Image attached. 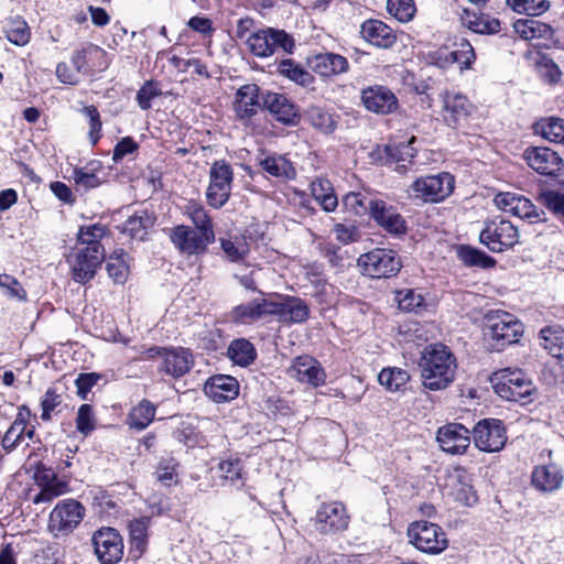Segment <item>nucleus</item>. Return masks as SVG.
<instances>
[{"instance_id":"nucleus-1","label":"nucleus","mask_w":564,"mask_h":564,"mask_svg":"<svg viewBox=\"0 0 564 564\" xmlns=\"http://www.w3.org/2000/svg\"><path fill=\"white\" fill-rule=\"evenodd\" d=\"M419 367L423 387L431 391H438L446 389L454 381L457 364L448 347L443 344H433L422 351Z\"/></svg>"},{"instance_id":"nucleus-2","label":"nucleus","mask_w":564,"mask_h":564,"mask_svg":"<svg viewBox=\"0 0 564 564\" xmlns=\"http://www.w3.org/2000/svg\"><path fill=\"white\" fill-rule=\"evenodd\" d=\"M486 335L489 337V345L494 350H502L505 347L519 341L523 334L522 323L508 312H491L486 316Z\"/></svg>"},{"instance_id":"nucleus-3","label":"nucleus","mask_w":564,"mask_h":564,"mask_svg":"<svg viewBox=\"0 0 564 564\" xmlns=\"http://www.w3.org/2000/svg\"><path fill=\"white\" fill-rule=\"evenodd\" d=\"M494 380L496 393L508 401L527 403L534 390L531 379L521 369H501Z\"/></svg>"},{"instance_id":"nucleus-4","label":"nucleus","mask_w":564,"mask_h":564,"mask_svg":"<svg viewBox=\"0 0 564 564\" xmlns=\"http://www.w3.org/2000/svg\"><path fill=\"white\" fill-rule=\"evenodd\" d=\"M358 265L364 274L372 279H389L399 273L402 262L395 251L386 248H375L359 257Z\"/></svg>"},{"instance_id":"nucleus-5","label":"nucleus","mask_w":564,"mask_h":564,"mask_svg":"<svg viewBox=\"0 0 564 564\" xmlns=\"http://www.w3.org/2000/svg\"><path fill=\"white\" fill-rule=\"evenodd\" d=\"M454 184L453 175L442 172L417 178L412 183L410 189L414 198L425 203H438L452 194Z\"/></svg>"},{"instance_id":"nucleus-6","label":"nucleus","mask_w":564,"mask_h":564,"mask_svg":"<svg viewBox=\"0 0 564 564\" xmlns=\"http://www.w3.org/2000/svg\"><path fill=\"white\" fill-rule=\"evenodd\" d=\"M249 51L257 57H269L278 48L291 53L293 39L283 30L265 29L250 34L247 39Z\"/></svg>"},{"instance_id":"nucleus-7","label":"nucleus","mask_w":564,"mask_h":564,"mask_svg":"<svg viewBox=\"0 0 564 564\" xmlns=\"http://www.w3.org/2000/svg\"><path fill=\"white\" fill-rule=\"evenodd\" d=\"M234 181L232 167L224 160L216 161L209 170L206 197L214 208L223 207L229 199Z\"/></svg>"},{"instance_id":"nucleus-8","label":"nucleus","mask_w":564,"mask_h":564,"mask_svg":"<svg viewBox=\"0 0 564 564\" xmlns=\"http://www.w3.org/2000/svg\"><path fill=\"white\" fill-rule=\"evenodd\" d=\"M169 237L175 248L187 256L205 253L207 247L215 241V234L200 231L185 225L171 228Z\"/></svg>"},{"instance_id":"nucleus-9","label":"nucleus","mask_w":564,"mask_h":564,"mask_svg":"<svg viewBox=\"0 0 564 564\" xmlns=\"http://www.w3.org/2000/svg\"><path fill=\"white\" fill-rule=\"evenodd\" d=\"M479 240L490 251L502 252L519 242L518 228L509 220H489L485 224Z\"/></svg>"},{"instance_id":"nucleus-10","label":"nucleus","mask_w":564,"mask_h":564,"mask_svg":"<svg viewBox=\"0 0 564 564\" xmlns=\"http://www.w3.org/2000/svg\"><path fill=\"white\" fill-rule=\"evenodd\" d=\"M410 542L425 553H440L447 546V539L442 528L427 521H416L408 529Z\"/></svg>"},{"instance_id":"nucleus-11","label":"nucleus","mask_w":564,"mask_h":564,"mask_svg":"<svg viewBox=\"0 0 564 564\" xmlns=\"http://www.w3.org/2000/svg\"><path fill=\"white\" fill-rule=\"evenodd\" d=\"M85 508L75 499H64L52 510L48 530L54 534H68L82 522Z\"/></svg>"},{"instance_id":"nucleus-12","label":"nucleus","mask_w":564,"mask_h":564,"mask_svg":"<svg viewBox=\"0 0 564 564\" xmlns=\"http://www.w3.org/2000/svg\"><path fill=\"white\" fill-rule=\"evenodd\" d=\"M105 260V249L98 247H77L75 251L68 256L67 261L70 264L73 279L82 284L90 281Z\"/></svg>"},{"instance_id":"nucleus-13","label":"nucleus","mask_w":564,"mask_h":564,"mask_svg":"<svg viewBox=\"0 0 564 564\" xmlns=\"http://www.w3.org/2000/svg\"><path fill=\"white\" fill-rule=\"evenodd\" d=\"M494 203L498 209L531 224L544 220V212L539 210L529 198L522 195L510 192L499 193L495 196Z\"/></svg>"},{"instance_id":"nucleus-14","label":"nucleus","mask_w":564,"mask_h":564,"mask_svg":"<svg viewBox=\"0 0 564 564\" xmlns=\"http://www.w3.org/2000/svg\"><path fill=\"white\" fill-rule=\"evenodd\" d=\"M95 553L101 564H117L123 555V540L113 528H101L93 535Z\"/></svg>"},{"instance_id":"nucleus-15","label":"nucleus","mask_w":564,"mask_h":564,"mask_svg":"<svg viewBox=\"0 0 564 564\" xmlns=\"http://www.w3.org/2000/svg\"><path fill=\"white\" fill-rule=\"evenodd\" d=\"M474 443L482 452H499L503 448L507 436L500 420L485 419L474 427Z\"/></svg>"},{"instance_id":"nucleus-16","label":"nucleus","mask_w":564,"mask_h":564,"mask_svg":"<svg viewBox=\"0 0 564 564\" xmlns=\"http://www.w3.org/2000/svg\"><path fill=\"white\" fill-rule=\"evenodd\" d=\"M349 524V516L341 502L323 503L314 518V527L322 534H335L345 531Z\"/></svg>"},{"instance_id":"nucleus-17","label":"nucleus","mask_w":564,"mask_h":564,"mask_svg":"<svg viewBox=\"0 0 564 564\" xmlns=\"http://www.w3.org/2000/svg\"><path fill=\"white\" fill-rule=\"evenodd\" d=\"M443 100V118L447 126L458 128L464 126L471 113L475 106L466 96L458 91L447 90L442 94Z\"/></svg>"},{"instance_id":"nucleus-18","label":"nucleus","mask_w":564,"mask_h":564,"mask_svg":"<svg viewBox=\"0 0 564 564\" xmlns=\"http://www.w3.org/2000/svg\"><path fill=\"white\" fill-rule=\"evenodd\" d=\"M361 102L364 107L376 115H389L399 107L394 93L383 85H372L361 90Z\"/></svg>"},{"instance_id":"nucleus-19","label":"nucleus","mask_w":564,"mask_h":564,"mask_svg":"<svg viewBox=\"0 0 564 564\" xmlns=\"http://www.w3.org/2000/svg\"><path fill=\"white\" fill-rule=\"evenodd\" d=\"M369 214L377 225L383 228L387 232L394 236L405 234V219L392 205L387 204L384 200L371 198L369 200Z\"/></svg>"},{"instance_id":"nucleus-20","label":"nucleus","mask_w":564,"mask_h":564,"mask_svg":"<svg viewBox=\"0 0 564 564\" xmlns=\"http://www.w3.org/2000/svg\"><path fill=\"white\" fill-rule=\"evenodd\" d=\"M288 375L302 383L319 387L325 383L326 375L319 362L311 356L303 355L293 359Z\"/></svg>"},{"instance_id":"nucleus-21","label":"nucleus","mask_w":564,"mask_h":564,"mask_svg":"<svg viewBox=\"0 0 564 564\" xmlns=\"http://www.w3.org/2000/svg\"><path fill=\"white\" fill-rule=\"evenodd\" d=\"M523 158L530 167L543 175H556L563 167V160L550 148H528Z\"/></svg>"},{"instance_id":"nucleus-22","label":"nucleus","mask_w":564,"mask_h":564,"mask_svg":"<svg viewBox=\"0 0 564 564\" xmlns=\"http://www.w3.org/2000/svg\"><path fill=\"white\" fill-rule=\"evenodd\" d=\"M440 447L449 454H463L469 447L470 433L463 424L449 423L438 429Z\"/></svg>"},{"instance_id":"nucleus-23","label":"nucleus","mask_w":564,"mask_h":564,"mask_svg":"<svg viewBox=\"0 0 564 564\" xmlns=\"http://www.w3.org/2000/svg\"><path fill=\"white\" fill-rule=\"evenodd\" d=\"M263 106L280 122L295 126L300 121L299 108L285 95L267 91L262 95Z\"/></svg>"},{"instance_id":"nucleus-24","label":"nucleus","mask_w":564,"mask_h":564,"mask_svg":"<svg viewBox=\"0 0 564 564\" xmlns=\"http://www.w3.org/2000/svg\"><path fill=\"white\" fill-rule=\"evenodd\" d=\"M360 34L367 43L382 50L392 48L398 41L397 31L376 19L366 20L360 26Z\"/></svg>"},{"instance_id":"nucleus-25","label":"nucleus","mask_w":564,"mask_h":564,"mask_svg":"<svg viewBox=\"0 0 564 564\" xmlns=\"http://www.w3.org/2000/svg\"><path fill=\"white\" fill-rule=\"evenodd\" d=\"M310 68L322 77H333L349 69V63L340 54L325 52L316 54L307 59Z\"/></svg>"},{"instance_id":"nucleus-26","label":"nucleus","mask_w":564,"mask_h":564,"mask_svg":"<svg viewBox=\"0 0 564 564\" xmlns=\"http://www.w3.org/2000/svg\"><path fill=\"white\" fill-rule=\"evenodd\" d=\"M205 394L217 403L236 399L239 394V383L236 378L226 375L210 377L204 386Z\"/></svg>"},{"instance_id":"nucleus-27","label":"nucleus","mask_w":564,"mask_h":564,"mask_svg":"<svg viewBox=\"0 0 564 564\" xmlns=\"http://www.w3.org/2000/svg\"><path fill=\"white\" fill-rule=\"evenodd\" d=\"M563 471L556 464L550 463L534 467L531 475L532 486L541 492H553L563 484Z\"/></svg>"},{"instance_id":"nucleus-28","label":"nucleus","mask_w":564,"mask_h":564,"mask_svg":"<svg viewBox=\"0 0 564 564\" xmlns=\"http://www.w3.org/2000/svg\"><path fill=\"white\" fill-rule=\"evenodd\" d=\"M260 88L256 84H246L236 93L235 111L239 119H250L260 109Z\"/></svg>"},{"instance_id":"nucleus-29","label":"nucleus","mask_w":564,"mask_h":564,"mask_svg":"<svg viewBox=\"0 0 564 564\" xmlns=\"http://www.w3.org/2000/svg\"><path fill=\"white\" fill-rule=\"evenodd\" d=\"M273 306L272 315L282 322L303 323L310 314L308 306L299 297L286 296L282 302H273Z\"/></svg>"},{"instance_id":"nucleus-30","label":"nucleus","mask_w":564,"mask_h":564,"mask_svg":"<svg viewBox=\"0 0 564 564\" xmlns=\"http://www.w3.org/2000/svg\"><path fill=\"white\" fill-rule=\"evenodd\" d=\"M272 307H274L273 301L256 299L251 302L236 306L231 312V316L235 322L251 324L265 316L272 315Z\"/></svg>"},{"instance_id":"nucleus-31","label":"nucleus","mask_w":564,"mask_h":564,"mask_svg":"<svg viewBox=\"0 0 564 564\" xmlns=\"http://www.w3.org/2000/svg\"><path fill=\"white\" fill-rule=\"evenodd\" d=\"M31 417V411L28 406L22 405L19 408L18 414L2 437V448L10 453L15 449L24 438V432Z\"/></svg>"},{"instance_id":"nucleus-32","label":"nucleus","mask_w":564,"mask_h":564,"mask_svg":"<svg viewBox=\"0 0 564 564\" xmlns=\"http://www.w3.org/2000/svg\"><path fill=\"white\" fill-rule=\"evenodd\" d=\"M258 164L264 173L281 181L293 180L296 176L295 167L285 155L270 154L258 158Z\"/></svg>"},{"instance_id":"nucleus-33","label":"nucleus","mask_w":564,"mask_h":564,"mask_svg":"<svg viewBox=\"0 0 564 564\" xmlns=\"http://www.w3.org/2000/svg\"><path fill=\"white\" fill-rule=\"evenodd\" d=\"M163 370L174 377L180 378L187 373L194 365V358L188 349L178 348L163 352Z\"/></svg>"},{"instance_id":"nucleus-34","label":"nucleus","mask_w":564,"mask_h":564,"mask_svg":"<svg viewBox=\"0 0 564 564\" xmlns=\"http://www.w3.org/2000/svg\"><path fill=\"white\" fill-rule=\"evenodd\" d=\"M462 24L478 34H496L500 31V21L489 14L464 9Z\"/></svg>"},{"instance_id":"nucleus-35","label":"nucleus","mask_w":564,"mask_h":564,"mask_svg":"<svg viewBox=\"0 0 564 564\" xmlns=\"http://www.w3.org/2000/svg\"><path fill=\"white\" fill-rule=\"evenodd\" d=\"M151 519L149 517H141L134 519L129 524L130 532V547L129 554L133 558H139L145 552L148 546V529Z\"/></svg>"},{"instance_id":"nucleus-36","label":"nucleus","mask_w":564,"mask_h":564,"mask_svg":"<svg viewBox=\"0 0 564 564\" xmlns=\"http://www.w3.org/2000/svg\"><path fill=\"white\" fill-rule=\"evenodd\" d=\"M311 192L314 199L325 212H334L338 206L337 196L335 195L329 181L324 178H316L311 184Z\"/></svg>"},{"instance_id":"nucleus-37","label":"nucleus","mask_w":564,"mask_h":564,"mask_svg":"<svg viewBox=\"0 0 564 564\" xmlns=\"http://www.w3.org/2000/svg\"><path fill=\"white\" fill-rule=\"evenodd\" d=\"M541 345L555 358L564 357V329L560 326H547L540 332Z\"/></svg>"},{"instance_id":"nucleus-38","label":"nucleus","mask_w":564,"mask_h":564,"mask_svg":"<svg viewBox=\"0 0 564 564\" xmlns=\"http://www.w3.org/2000/svg\"><path fill=\"white\" fill-rule=\"evenodd\" d=\"M451 495L454 499L465 506H473L477 501V495L469 484L465 473H458L451 477Z\"/></svg>"},{"instance_id":"nucleus-39","label":"nucleus","mask_w":564,"mask_h":564,"mask_svg":"<svg viewBox=\"0 0 564 564\" xmlns=\"http://www.w3.org/2000/svg\"><path fill=\"white\" fill-rule=\"evenodd\" d=\"M227 356L236 365L247 367L254 361L257 357V351L249 340L245 338H239L230 343L227 349Z\"/></svg>"},{"instance_id":"nucleus-40","label":"nucleus","mask_w":564,"mask_h":564,"mask_svg":"<svg viewBox=\"0 0 564 564\" xmlns=\"http://www.w3.org/2000/svg\"><path fill=\"white\" fill-rule=\"evenodd\" d=\"M514 32L523 40L546 37L551 34V28L538 20L520 19L513 24Z\"/></svg>"},{"instance_id":"nucleus-41","label":"nucleus","mask_w":564,"mask_h":564,"mask_svg":"<svg viewBox=\"0 0 564 564\" xmlns=\"http://www.w3.org/2000/svg\"><path fill=\"white\" fill-rule=\"evenodd\" d=\"M97 167H100L99 162H91L87 166L74 169L72 178L78 189L86 192L98 187L102 183L98 176Z\"/></svg>"},{"instance_id":"nucleus-42","label":"nucleus","mask_w":564,"mask_h":564,"mask_svg":"<svg viewBox=\"0 0 564 564\" xmlns=\"http://www.w3.org/2000/svg\"><path fill=\"white\" fill-rule=\"evenodd\" d=\"M378 380L386 390L397 392L409 382L410 375L402 368L388 367L379 372Z\"/></svg>"},{"instance_id":"nucleus-43","label":"nucleus","mask_w":564,"mask_h":564,"mask_svg":"<svg viewBox=\"0 0 564 564\" xmlns=\"http://www.w3.org/2000/svg\"><path fill=\"white\" fill-rule=\"evenodd\" d=\"M534 130L550 142L564 144V119L562 118L550 117L542 119L535 123Z\"/></svg>"},{"instance_id":"nucleus-44","label":"nucleus","mask_w":564,"mask_h":564,"mask_svg":"<svg viewBox=\"0 0 564 564\" xmlns=\"http://www.w3.org/2000/svg\"><path fill=\"white\" fill-rule=\"evenodd\" d=\"M155 218L147 210L135 212L121 226V232L127 234L131 238L140 236L144 230L154 225Z\"/></svg>"},{"instance_id":"nucleus-45","label":"nucleus","mask_w":564,"mask_h":564,"mask_svg":"<svg viewBox=\"0 0 564 564\" xmlns=\"http://www.w3.org/2000/svg\"><path fill=\"white\" fill-rule=\"evenodd\" d=\"M156 412L155 405L147 399H143L129 413V424L139 431L144 430L154 420Z\"/></svg>"},{"instance_id":"nucleus-46","label":"nucleus","mask_w":564,"mask_h":564,"mask_svg":"<svg viewBox=\"0 0 564 564\" xmlns=\"http://www.w3.org/2000/svg\"><path fill=\"white\" fill-rule=\"evenodd\" d=\"M4 32L7 39L18 46L26 45L31 39L30 28L20 17L8 20L4 24Z\"/></svg>"},{"instance_id":"nucleus-47","label":"nucleus","mask_w":564,"mask_h":564,"mask_svg":"<svg viewBox=\"0 0 564 564\" xmlns=\"http://www.w3.org/2000/svg\"><path fill=\"white\" fill-rule=\"evenodd\" d=\"M184 213L192 219L195 229L214 234L212 218L200 203L195 200L187 202L184 206Z\"/></svg>"},{"instance_id":"nucleus-48","label":"nucleus","mask_w":564,"mask_h":564,"mask_svg":"<svg viewBox=\"0 0 564 564\" xmlns=\"http://www.w3.org/2000/svg\"><path fill=\"white\" fill-rule=\"evenodd\" d=\"M457 256L464 264L469 267L491 268L496 264L494 258L469 246H460Z\"/></svg>"},{"instance_id":"nucleus-49","label":"nucleus","mask_w":564,"mask_h":564,"mask_svg":"<svg viewBox=\"0 0 564 564\" xmlns=\"http://www.w3.org/2000/svg\"><path fill=\"white\" fill-rule=\"evenodd\" d=\"M279 72L303 87H308L314 83V77L311 73L295 64L292 59L282 61L279 65Z\"/></svg>"},{"instance_id":"nucleus-50","label":"nucleus","mask_w":564,"mask_h":564,"mask_svg":"<svg viewBox=\"0 0 564 564\" xmlns=\"http://www.w3.org/2000/svg\"><path fill=\"white\" fill-rule=\"evenodd\" d=\"M124 257H127V253L120 250L119 252L116 251L107 260L106 270L116 283H123L127 280L129 267L126 263Z\"/></svg>"},{"instance_id":"nucleus-51","label":"nucleus","mask_w":564,"mask_h":564,"mask_svg":"<svg viewBox=\"0 0 564 564\" xmlns=\"http://www.w3.org/2000/svg\"><path fill=\"white\" fill-rule=\"evenodd\" d=\"M106 235V227L99 224H95L91 226H82L78 236L77 242L84 247H98V249H105L100 243V239Z\"/></svg>"},{"instance_id":"nucleus-52","label":"nucleus","mask_w":564,"mask_h":564,"mask_svg":"<svg viewBox=\"0 0 564 564\" xmlns=\"http://www.w3.org/2000/svg\"><path fill=\"white\" fill-rule=\"evenodd\" d=\"M507 3L513 11L531 17L544 13L550 7L547 0H507Z\"/></svg>"},{"instance_id":"nucleus-53","label":"nucleus","mask_w":564,"mask_h":564,"mask_svg":"<svg viewBox=\"0 0 564 564\" xmlns=\"http://www.w3.org/2000/svg\"><path fill=\"white\" fill-rule=\"evenodd\" d=\"M387 10L398 21L405 23L413 19L416 8L413 0H388Z\"/></svg>"},{"instance_id":"nucleus-54","label":"nucleus","mask_w":564,"mask_h":564,"mask_svg":"<svg viewBox=\"0 0 564 564\" xmlns=\"http://www.w3.org/2000/svg\"><path fill=\"white\" fill-rule=\"evenodd\" d=\"M415 141V137H412L406 144L399 143L395 145L387 147V152L389 156L395 160L398 163H402L398 166V170L401 172L405 169V162L412 163L415 158L416 151L411 144Z\"/></svg>"},{"instance_id":"nucleus-55","label":"nucleus","mask_w":564,"mask_h":564,"mask_svg":"<svg viewBox=\"0 0 564 564\" xmlns=\"http://www.w3.org/2000/svg\"><path fill=\"white\" fill-rule=\"evenodd\" d=\"M220 246L226 257L232 262L243 260L245 257L249 253V246L241 238H237L235 240L220 239Z\"/></svg>"},{"instance_id":"nucleus-56","label":"nucleus","mask_w":564,"mask_h":564,"mask_svg":"<svg viewBox=\"0 0 564 564\" xmlns=\"http://www.w3.org/2000/svg\"><path fill=\"white\" fill-rule=\"evenodd\" d=\"M455 46L456 48L449 52L451 59L458 63L462 68L470 67L476 58L471 44L467 40H460Z\"/></svg>"},{"instance_id":"nucleus-57","label":"nucleus","mask_w":564,"mask_h":564,"mask_svg":"<svg viewBox=\"0 0 564 564\" xmlns=\"http://www.w3.org/2000/svg\"><path fill=\"white\" fill-rule=\"evenodd\" d=\"M68 491V484L61 479H56L48 486L41 488V491L34 496L33 503L51 502L55 498L66 494Z\"/></svg>"},{"instance_id":"nucleus-58","label":"nucleus","mask_w":564,"mask_h":564,"mask_svg":"<svg viewBox=\"0 0 564 564\" xmlns=\"http://www.w3.org/2000/svg\"><path fill=\"white\" fill-rule=\"evenodd\" d=\"M308 119L314 128L326 133L332 132L336 126L333 116L319 107H312L308 110Z\"/></svg>"},{"instance_id":"nucleus-59","label":"nucleus","mask_w":564,"mask_h":564,"mask_svg":"<svg viewBox=\"0 0 564 564\" xmlns=\"http://www.w3.org/2000/svg\"><path fill=\"white\" fill-rule=\"evenodd\" d=\"M399 307L406 312H417L424 305V297L414 290H402L397 293Z\"/></svg>"},{"instance_id":"nucleus-60","label":"nucleus","mask_w":564,"mask_h":564,"mask_svg":"<svg viewBox=\"0 0 564 564\" xmlns=\"http://www.w3.org/2000/svg\"><path fill=\"white\" fill-rule=\"evenodd\" d=\"M539 200L555 216L564 219V194L554 191L543 192L540 194Z\"/></svg>"},{"instance_id":"nucleus-61","label":"nucleus","mask_w":564,"mask_h":564,"mask_svg":"<svg viewBox=\"0 0 564 564\" xmlns=\"http://www.w3.org/2000/svg\"><path fill=\"white\" fill-rule=\"evenodd\" d=\"M0 288L3 290L8 297L17 299L18 301H26V292L21 283L12 275L0 274Z\"/></svg>"},{"instance_id":"nucleus-62","label":"nucleus","mask_w":564,"mask_h":564,"mask_svg":"<svg viewBox=\"0 0 564 564\" xmlns=\"http://www.w3.org/2000/svg\"><path fill=\"white\" fill-rule=\"evenodd\" d=\"M95 415L89 404H82L77 412L76 429L83 435H88L95 429Z\"/></svg>"},{"instance_id":"nucleus-63","label":"nucleus","mask_w":564,"mask_h":564,"mask_svg":"<svg viewBox=\"0 0 564 564\" xmlns=\"http://www.w3.org/2000/svg\"><path fill=\"white\" fill-rule=\"evenodd\" d=\"M369 200L361 193H348L343 198L344 206L356 215H361L369 210Z\"/></svg>"},{"instance_id":"nucleus-64","label":"nucleus","mask_w":564,"mask_h":564,"mask_svg":"<svg viewBox=\"0 0 564 564\" xmlns=\"http://www.w3.org/2000/svg\"><path fill=\"white\" fill-rule=\"evenodd\" d=\"M61 403L62 395L57 394L53 388L47 389L41 402V419L43 421H50L52 419V412H54Z\"/></svg>"}]
</instances>
